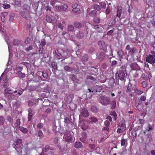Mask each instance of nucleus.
Wrapping results in <instances>:
<instances>
[{
    "label": "nucleus",
    "mask_w": 155,
    "mask_h": 155,
    "mask_svg": "<svg viewBox=\"0 0 155 155\" xmlns=\"http://www.w3.org/2000/svg\"><path fill=\"white\" fill-rule=\"evenodd\" d=\"M21 3L20 0H15V5L17 6H19Z\"/></svg>",
    "instance_id": "36"
},
{
    "label": "nucleus",
    "mask_w": 155,
    "mask_h": 155,
    "mask_svg": "<svg viewBox=\"0 0 155 155\" xmlns=\"http://www.w3.org/2000/svg\"><path fill=\"white\" fill-rule=\"evenodd\" d=\"M102 87L101 86L96 85L94 87V91L96 92H100L102 89Z\"/></svg>",
    "instance_id": "16"
},
{
    "label": "nucleus",
    "mask_w": 155,
    "mask_h": 155,
    "mask_svg": "<svg viewBox=\"0 0 155 155\" xmlns=\"http://www.w3.org/2000/svg\"><path fill=\"white\" fill-rule=\"evenodd\" d=\"M99 100L100 103L102 105H107L110 104V101L108 97L104 96H101L100 97Z\"/></svg>",
    "instance_id": "3"
},
{
    "label": "nucleus",
    "mask_w": 155,
    "mask_h": 155,
    "mask_svg": "<svg viewBox=\"0 0 155 155\" xmlns=\"http://www.w3.org/2000/svg\"><path fill=\"white\" fill-rule=\"evenodd\" d=\"M97 121V119L94 117H92L89 119V121L91 123H96Z\"/></svg>",
    "instance_id": "18"
},
{
    "label": "nucleus",
    "mask_w": 155,
    "mask_h": 155,
    "mask_svg": "<svg viewBox=\"0 0 155 155\" xmlns=\"http://www.w3.org/2000/svg\"><path fill=\"white\" fill-rule=\"evenodd\" d=\"M64 122L67 124L71 123V122L70 119L68 117H66L64 119Z\"/></svg>",
    "instance_id": "33"
},
{
    "label": "nucleus",
    "mask_w": 155,
    "mask_h": 155,
    "mask_svg": "<svg viewBox=\"0 0 155 155\" xmlns=\"http://www.w3.org/2000/svg\"><path fill=\"white\" fill-rule=\"evenodd\" d=\"M110 12V9L108 7L106 11V13L107 14H109Z\"/></svg>",
    "instance_id": "58"
},
{
    "label": "nucleus",
    "mask_w": 155,
    "mask_h": 155,
    "mask_svg": "<svg viewBox=\"0 0 155 155\" xmlns=\"http://www.w3.org/2000/svg\"><path fill=\"white\" fill-rule=\"evenodd\" d=\"M58 27L61 29V30H63V25L61 23H59L58 25Z\"/></svg>",
    "instance_id": "53"
},
{
    "label": "nucleus",
    "mask_w": 155,
    "mask_h": 155,
    "mask_svg": "<svg viewBox=\"0 0 155 155\" xmlns=\"http://www.w3.org/2000/svg\"><path fill=\"white\" fill-rule=\"evenodd\" d=\"M84 36V34L82 32H79L77 35V37L78 38H81Z\"/></svg>",
    "instance_id": "28"
},
{
    "label": "nucleus",
    "mask_w": 155,
    "mask_h": 155,
    "mask_svg": "<svg viewBox=\"0 0 155 155\" xmlns=\"http://www.w3.org/2000/svg\"><path fill=\"white\" fill-rule=\"evenodd\" d=\"M47 89L46 90H45L44 91L46 92L49 93L51 91V90L50 88L48 87H47Z\"/></svg>",
    "instance_id": "61"
},
{
    "label": "nucleus",
    "mask_w": 155,
    "mask_h": 155,
    "mask_svg": "<svg viewBox=\"0 0 155 155\" xmlns=\"http://www.w3.org/2000/svg\"><path fill=\"white\" fill-rule=\"evenodd\" d=\"M98 45L102 50L105 51L107 50V45L104 42L102 41L99 42Z\"/></svg>",
    "instance_id": "9"
},
{
    "label": "nucleus",
    "mask_w": 155,
    "mask_h": 155,
    "mask_svg": "<svg viewBox=\"0 0 155 155\" xmlns=\"http://www.w3.org/2000/svg\"><path fill=\"white\" fill-rule=\"evenodd\" d=\"M13 91L12 90L9 88H6L5 90V96L7 97L10 98L11 100H13V99L12 97L10 98V96H13V95H12V93Z\"/></svg>",
    "instance_id": "7"
},
{
    "label": "nucleus",
    "mask_w": 155,
    "mask_h": 155,
    "mask_svg": "<svg viewBox=\"0 0 155 155\" xmlns=\"http://www.w3.org/2000/svg\"><path fill=\"white\" fill-rule=\"evenodd\" d=\"M111 106L113 108H115L116 106V102L115 101H113L111 102Z\"/></svg>",
    "instance_id": "45"
},
{
    "label": "nucleus",
    "mask_w": 155,
    "mask_h": 155,
    "mask_svg": "<svg viewBox=\"0 0 155 155\" xmlns=\"http://www.w3.org/2000/svg\"><path fill=\"white\" fill-rule=\"evenodd\" d=\"M119 78L121 80H124L126 74V68L124 66H122L120 68L118 71Z\"/></svg>",
    "instance_id": "2"
},
{
    "label": "nucleus",
    "mask_w": 155,
    "mask_h": 155,
    "mask_svg": "<svg viewBox=\"0 0 155 155\" xmlns=\"http://www.w3.org/2000/svg\"><path fill=\"white\" fill-rule=\"evenodd\" d=\"M142 71L141 70H138L136 71V73L134 75V77L135 78L139 77L142 74Z\"/></svg>",
    "instance_id": "22"
},
{
    "label": "nucleus",
    "mask_w": 155,
    "mask_h": 155,
    "mask_svg": "<svg viewBox=\"0 0 155 155\" xmlns=\"http://www.w3.org/2000/svg\"><path fill=\"white\" fill-rule=\"evenodd\" d=\"M8 13L6 12H4L2 13L1 17L2 21L3 22L5 21V18L7 16Z\"/></svg>",
    "instance_id": "15"
},
{
    "label": "nucleus",
    "mask_w": 155,
    "mask_h": 155,
    "mask_svg": "<svg viewBox=\"0 0 155 155\" xmlns=\"http://www.w3.org/2000/svg\"><path fill=\"white\" fill-rule=\"evenodd\" d=\"M94 22L96 23H98L100 22V20L99 18H94Z\"/></svg>",
    "instance_id": "47"
},
{
    "label": "nucleus",
    "mask_w": 155,
    "mask_h": 155,
    "mask_svg": "<svg viewBox=\"0 0 155 155\" xmlns=\"http://www.w3.org/2000/svg\"><path fill=\"white\" fill-rule=\"evenodd\" d=\"M50 149V147L48 145H46L44 149L43 150V151L45 152H47L48 150Z\"/></svg>",
    "instance_id": "44"
},
{
    "label": "nucleus",
    "mask_w": 155,
    "mask_h": 155,
    "mask_svg": "<svg viewBox=\"0 0 155 155\" xmlns=\"http://www.w3.org/2000/svg\"><path fill=\"white\" fill-rule=\"evenodd\" d=\"M74 147L76 148H81L82 146V143L80 142H77L74 144Z\"/></svg>",
    "instance_id": "17"
},
{
    "label": "nucleus",
    "mask_w": 155,
    "mask_h": 155,
    "mask_svg": "<svg viewBox=\"0 0 155 155\" xmlns=\"http://www.w3.org/2000/svg\"><path fill=\"white\" fill-rule=\"evenodd\" d=\"M39 43L40 45L41 44L42 45L44 46L45 45L46 42L45 41V39H43L41 41V43H40V41H39Z\"/></svg>",
    "instance_id": "43"
},
{
    "label": "nucleus",
    "mask_w": 155,
    "mask_h": 155,
    "mask_svg": "<svg viewBox=\"0 0 155 155\" xmlns=\"http://www.w3.org/2000/svg\"><path fill=\"white\" fill-rule=\"evenodd\" d=\"M88 58V56L87 54L84 55L82 57V59L84 61H87Z\"/></svg>",
    "instance_id": "42"
},
{
    "label": "nucleus",
    "mask_w": 155,
    "mask_h": 155,
    "mask_svg": "<svg viewBox=\"0 0 155 155\" xmlns=\"http://www.w3.org/2000/svg\"><path fill=\"white\" fill-rule=\"evenodd\" d=\"M31 39L30 38H28L25 40V43L26 44H28L30 41Z\"/></svg>",
    "instance_id": "52"
},
{
    "label": "nucleus",
    "mask_w": 155,
    "mask_h": 155,
    "mask_svg": "<svg viewBox=\"0 0 155 155\" xmlns=\"http://www.w3.org/2000/svg\"><path fill=\"white\" fill-rule=\"evenodd\" d=\"M135 51V48H131L130 50L129 51V53L130 54H132L134 53Z\"/></svg>",
    "instance_id": "40"
},
{
    "label": "nucleus",
    "mask_w": 155,
    "mask_h": 155,
    "mask_svg": "<svg viewBox=\"0 0 155 155\" xmlns=\"http://www.w3.org/2000/svg\"><path fill=\"white\" fill-rule=\"evenodd\" d=\"M51 66L55 71L57 70V65L56 63L55 62H53L51 64Z\"/></svg>",
    "instance_id": "25"
},
{
    "label": "nucleus",
    "mask_w": 155,
    "mask_h": 155,
    "mask_svg": "<svg viewBox=\"0 0 155 155\" xmlns=\"http://www.w3.org/2000/svg\"><path fill=\"white\" fill-rule=\"evenodd\" d=\"M155 52L153 55L151 54L149 55L146 57V61L150 64H153L155 63Z\"/></svg>",
    "instance_id": "5"
},
{
    "label": "nucleus",
    "mask_w": 155,
    "mask_h": 155,
    "mask_svg": "<svg viewBox=\"0 0 155 155\" xmlns=\"http://www.w3.org/2000/svg\"><path fill=\"white\" fill-rule=\"evenodd\" d=\"M56 8L57 11L60 12L61 10V6H60L59 5H57L56 6Z\"/></svg>",
    "instance_id": "49"
},
{
    "label": "nucleus",
    "mask_w": 155,
    "mask_h": 155,
    "mask_svg": "<svg viewBox=\"0 0 155 155\" xmlns=\"http://www.w3.org/2000/svg\"><path fill=\"white\" fill-rule=\"evenodd\" d=\"M146 97L145 96H141L140 97V100L142 101H144L146 99Z\"/></svg>",
    "instance_id": "56"
},
{
    "label": "nucleus",
    "mask_w": 155,
    "mask_h": 155,
    "mask_svg": "<svg viewBox=\"0 0 155 155\" xmlns=\"http://www.w3.org/2000/svg\"><path fill=\"white\" fill-rule=\"evenodd\" d=\"M87 137V134L85 132H83L81 135V137L80 138L81 141L84 143H87L86 139Z\"/></svg>",
    "instance_id": "11"
},
{
    "label": "nucleus",
    "mask_w": 155,
    "mask_h": 155,
    "mask_svg": "<svg viewBox=\"0 0 155 155\" xmlns=\"http://www.w3.org/2000/svg\"><path fill=\"white\" fill-rule=\"evenodd\" d=\"M21 143L22 140L21 139H18L17 140L15 148L16 149V148H21Z\"/></svg>",
    "instance_id": "13"
},
{
    "label": "nucleus",
    "mask_w": 155,
    "mask_h": 155,
    "mask_svg": "<svg viewBox=\"0 0 155 155\" xmlns=\"http://www.w3.org/2000/svg\"><path fill=\"white\" fill-rule=\"evenodd\" d=\"M87 79H90L93 81H95L96 79L93 77L91 75H89L87 76Z\"/></svg>",
    "instance_id": "46"
},
{
    "label": "nucleus",
    "mask_w": 155,
    "mask_h": 155,
    "mask_svg": "<svg viewBox=\"0 0 155 155\" xmlns=\"http://www.w3.org/2000/svg\"><path fill=\"white\" fill-rule=\"evenodd\" d=\"M97 12L95 10L91 11L89 13V15L92 17H94L97 16Z\"/></svg>",
    "instance_id": "20"
},
{
    "label": "nucleus",
    "mask_w": 155,
    "mask_h": 155,
    "mask_svg": "<svg viewBox=\"0 0 155 155\" xmlns=\"http://www.w3.org/2000/svg\"><path fill=\"white\" fill-rule=\"evenodd\" d=\"M74 25L75 27L77 28H80L81 27L82 25L78 22H76L74 23Z\"/></svg>",
    "instance_id": "24"
},
{
    "label": "nucleus",
    "mask_w": 155,
    "mask_h": 155,
    "mask_svg": "<svg viewBox=\"0 0 155 155\" xmlns=\"http://www.w3.org/2000/svg\"><path fill=\"white\" fill-rule=\"evenodd\" d=\"M77 78L76 76L75 75H73L71 78V79L73 81H74Z\"/></svg>",
    "instance_id": "62"
},
{
    "label": "nucleus",
    "mask_w": 155,
    "mask_h": 155,
    "mask_svg": "<svg viewBox=\"0 0 155 155\" xmlns=\"http://www.w3.org/2000/svg\"><path fill=\"white\" fill-rule=\"evenodd\" d=\"M126 140L124 139H123L121 140V145L122 146H124L125 145Z\"/></svg>",
    "instance_id": "48"
},
{
    "label": "nucleus",
    "mask_w": 155,
    "mask_h": 155,
    "mask_svg": "<svg viewBox=\"0 0 155 155\" xmlns=\"http://www.w3.org/2000/svg\"><path fill=\"white\" fill-rule=\"evenodd\" d=\"M134 91L136 93L139 95H140L143 93V92L137 89L135 90Z\"/></svg>",
    "instance_id": "38"
},
{
    "label": "nucleus",
    "mask_w": 155,
    "mask_h": 155,
    "mask_svg": "<svg viewBox=\"0 0 155 155\" xmlns=\"http://www.w3.org/2000/svg\"><path fill=\"white\" fill-rule=\"evenodd\" d=\"M72 7L73 8L72 11L74 12L78 13L80 12V9L81 8V7L80 5L75 4H73L72 5Z\"/></svg>",
    "instance_id": "8"
},
{
    "label": "nucleus",
    "mask_w": 155,
    "mask_h": 155,
    "mask_svg": "<svg viewBox=\"0 0 155 155\" xmlns=\"http://www.w3.org/2000/svg\"><path fill=\"white\" fill-rule=\"evenodd\" d=\"M68 8V6L66 5H64L61 6V9L63 11H65L67 10Z\"/></svg>",
    "instance_id": "37"
},
{
    "label": "nucleus",
    "mask_w": 155,
    "mask_h": 155,
    "mask_svg": "<svg viewBox=\"0 0 155 155\" xmlns=\"http://www.w3.org/2000/svg\"><path fill=\"white\" fill-rule=\"evenodd\" d=\"M32 117V114H28V120L30 121Z\"/></svg>",
    "instance_id": "51"
},
{
    "label": "nucleus",
    "mask_w": 155,
    "mask_h": 155,
    "mask_svg": "<svg viewBox=\"0 0 155 155\" xmlns=\"http://www.w3.org/2000/svg\"><path fill=\"white\" fill-rule=\"evenodd\" d=\"M153 130V127L150 125H148L147 128L146 129L145 131L144 132V133L145 134L147 132L151 131Z\"/></svg>",
    "instance_id": "19"
},
{
    "label": "nucleus",
    "mask_w": 155,
    "mask_h": 155,
    "mask_svg": "<svg viewBox=\"0 0 155 155\" xmlns=\"http://www.w3.org/2000/svg\"><path fill=\"white\" fill-rule=\"evenodd\" d=\"M117 117V115L116 114L115 112L113 114V117H112V118L114 121L115 120H116Z\"/></svg>",
    "instance_id": "54"
},
{
    "label": "nucleus",
    "mask_w": 155,
    "mask_h": 155,
    "mask_svg": "<svg viewBox=\"0 0 155 155\" xmlns=\"http://www.w3.org/2000/svg\"><path fill=\"white\" fill-rule=\"evenodd\" d=\"M56 2V0H52L51 1V5L52 6H53L54 4Z\"/></svg>",
    "instance_id": "64"
},
{
    "label": "nucleus",
    "mask_w": 155,
    "mask_h": 155,
    "mask_svg": "<svg viewBox=\"0 0 155 155\" xmlns=\"http://www.w3.org/2000/svg\"><path fill=\"white\" fill-rule=\"evenodd\" d=\"M43 126V124L41 123H39L37 126L38 127L39 129L41 128Z\"/></svg>",
    "instance_id": "57"
},
{
    "label": "nucleus",
    "mask_w": 155,
    "mask_h": 155,
    "mask_svg": "<svg viewBox=\"0 0 155 155\" xmlns=\"http://www.w3.org/2000/svg\"><path fill=\"white\" fill-rule=\"evenodd\" d=\"M105 126L107 127L109 125L110 122V121L108 120H106L104 122Z\"/></svg>",
    "instance_id": "50"
},
{
    "label": "nucleus",
    "mask_w": 155,
    "mask_h": 155,
    "mask_svg": "<svg viewBox=\"0 0 155 155\" xmlns=\"http://www.w3.org/2000/svg\"><path fill=\"white\" fill-rule=\"evenodd\" d=\"M135 106L137 109L140 110L143 109V105L139 102L135 101Z\"/></svg>",
    "instance_id": "10"
},
{
    "label": "nucleus",
    "mask_w": 155,
    "mask_h": 155,
    "mask_svg": "<svg viewBox=\"0 0 155 155\" xmlns=\"http://www.w3.org/2000/svg\"><path fill=\"white\" fill-rule=\"evenodd\" d=\"M81 114L84 117H87L89 116V113L86 109L84 108L82 110Z\"/></svg>",
    "instance_id": "12"
},
{
    "label": "nucleus",
    "mask_w": 155,
    "mask_h": 155,
    "mask_svg": "<svg viewBox=\"0 0 155 155\" xmlns=\"http://www.w3.org/2000/svg\"><path fill=\"white\" fill-rule=\"evenodd\" d=\"M117 16L119 18H120L122 12V8L121 7L118 6L117 7Z\"/></svg>",
    "instance_id": "14"
},
{
    "label": "nucleus",
    "mask_w": 155,
    "mask_h": 155,
    "mask_svg": "<svg viewBox=\"0 0 155 155\" xmlns=\"http://www.w3.org/2000/svg\"><path fill=\"white\" fill-rule=\"evenodd\" d=\"M17 74L20 78H23L25 77V74L20 71L18 72Z\"/></svg>",
    "instance_id": "30"
},
{
    "label": "nucleus",
    "mask_w": 155,
    "mask_h": 155,
    "mask_svg": "<svg viewBox=\"0 0 155 155\" xmlns=\"http://www.w3.org/2000/svg\"><path fill=\"white\" fill-rule=\"evenodd\" d=\"M32 47L31 46H30L27 48H25V49L26 51H28L31 50H32Z\"/></svg>",
    "instance_id": "59"
},
{
    "label": "nucleus",
    "mask_w": 155,
    "mask_h": 155,
    "mask_svg": "<svg viewBox=\"0 0 155 155\" xmlns=\"http://www.w3.org/2000/svg\"><path fill=\"white\" fill-rule=\"evenodd\" d=\"M68 30L70 31H73L74 30V28L72 25H69L68 26Z\"/></svg>",
    "instance_id": "31"
},
{
    "label": "nucleus",
    "mask_w": 155,
    "mask_h": 155,
    "mask_svg": "<svg viewBox=\"0 0 155 155\" xmlns=\"http://www.w3.org/2000/svg\"><path fill=\"white\" fill-rule=\"evenodd\" d=\"M29 7L27 5L23 6V11L20 13V14L24 18L28 19L29 18Z\"/></svg>",
    "instance_id": "1"
},
{
    "label": "nucleus",
    "mask_w": 155,
    "mask_h": 155,
    "mask_svg": "<svg viewBox=\"0 0 155 155\" xmlns=\"http://www.w3.org/2000/svg\"><path fill=\"white\" fill-rule=\"evenodd\" d=\"M5 122V118L3 116H0V124H3Z\"/></svg>",
    "instance_id": "34"
},
{
    "label": "nucleus",
    "mask_w": 155,
    "mask_h": 155,
    "mask_svg": "<svg viewBox=\"0 0 155 155\" xmlns=\"http://www.w3.org/2000/svg\"><path fill=\"white\" fill-rule=\"evenodd\" d=\"M69 107L70 109L71 110H73L76 107V105L72 103L70 104Z\"/></svg>",
    "instance_id": "29"
},
{
    "label": "nucleus",
    "mask_w": 155,
    "mask_h": 155,
    "mask_svg": "<svg viewBox=\"0 0 155 155\" xmlns=\"http://www.w3.org/2000/svg\"><path fill=\"white\" fill-rule=\"evenodd\" d=\"M117 54L119 58H122L124 55V51L122 50L119 51L117 52Z\"/></svg>",
    "instance_id": "26"
},
{
    "label": "nucleus",
    "mask_w": 155,
    "mask_h": 155,
    "mask_svg": "<svg viewBox=\"0 0 155 155\" xmlns=\"http://www.w3.org/2000/svg\"><path fill=\"white\" fill-rule=\"evenodd\" d=\"M64 69L66 71H70L73 70V69L72 68L68 66H66L64 67Z\"/></svg>",
    "instance_id": "32"
},
{
    "label": "nucleus",
    "mask_w": 155,
    "mask_h": 155,
    "mask_svg": "<svg viewBox=\"0 0 155 155\" xmlns=\"http://www.w3.org/2000/svg\"><path fill=\"white\" fill-rule=\"evenodd\" d=\"M63 139L68 142L72 141L73 140L72 137L69 132H67L64 134Z\"/></svg>",
    "instance_id": "6"
},
{
    "label": "nucleus",
    "mask_w": 155,
    "mask_h": 155,
    "mask_svg": "<svg viewBox=\"0 0 155 155\" xmlns=\"http://www.w3.org/2000/svg\"><path fill=\"white\" fill-rule=\"evenodd\" d=\"M113 32V31L112 30H110L107 33V35H111Z\"/></svg>",
    "instance_id": "63"
},
{
    "label": "nucleus",
    "mask_w": 155,
    "mask_h": 155,
    "mask_svg": "<svg viewBox=\"0 0 155 155\" xmlns=\"http://www.w3.org/2000/svg\"><path fill=\"white\" fill-rule=\"evenodd\" d=\"M14 19V18L13 16L10 15L9 19V21L10 22H12L13 21Z\"/></svg>",
    "instance_id": "60"
},
{
    "label": "nucleus",
    "mask_w": 155,
    "mask_h": 155,
    "mask_svg": "<svg viewBox=\"0 0 155 155\" xmlns=\"http://www.w3.org/2000/svg\"><path fill=\"white\" fill-rule=\"evenodd\" d=\"M141 84L143 88H145L147 86V84L146 82L144 81L142 82Z\"/></svg>",
    "instance_id": "55"
},
{
    "label": "nucleus",
    "mask_w": 155,
    "mask_h": 155,
    "mask_svg": "<svg viewBox=\"0 0 155 155\" xmlns=\"http://www.w3.org/2000/svg\"><path fill=\"white\" fill-rule=\"evenodd\" d=\"M10 7V5L8 4H5L3 5V8L5 9H8Z\"/></svg>",
    "instance_id": "41"
},
{
    "label": "nucleus",
    "mask_w": 155,
    "mask_h": 155,
    "mask_svg": "<svg viewBox=\"0 0 155 155\" xmlns=\"http://www.w3.org/2000/svg\"><path fill=\"white\" fill-rule=\"evenodd\" d=\"M94 9L97 10H100L101 9V8L100 6L98 5H95L94 6Z\"/></svg>",
    "instance_id": "35"
},
{
    "label": "nucleus",
    "mask_w": 155,
    "mask_h": 155,
    "mask_svg": "<svg viewBox=\"0 0 155 155\" xmlns=\"http://www.w3.org/2000/svg\"><path fill=\"white\" fill-rule=\"evenodd\" d=\"M20 130L24 134H26L28 132L27 129L26 128H25L23 127H20L19 128Z\"/></svg>",
    "instance_id": "21"
},
{
    "label": "nucleus",
    "mask_w": 155,
    "mask_h": 155,
    "mask_svg": "<svg viewBox=\"0 0 155 155\" xmlns=\"http://www.w3.org/2000/svg\"><path fill=\"white\" fill-rule=\"evenodd\" d=\"M20 120L19 119H17L15 123V125L17 128H19L20 127Z\"/></svg>",
    "instance_id": "27"
},
{
    "label": "nucleus",
    "mask_w": 155,
    "mask_h": 155,
    "mask_svg": "<svg viewBox=\"0 0 155 155\" xmlns=\"http://www.w3.org/2000/svg\"><path fill=\"white\" fill-rule=\"evenodd\" d=\"M55 53L59 57H66L68 55L67 52L64 51L63 49L59 48L55 51Z\"/></svg>",
    "instance_id": "4"
},
{
    "label": "nucleus",
    "mask_w": 155,
    "mask_h": 155,
    "mask_svg": "<svg viewBox=\"0 0 155 155\" xmlns=\"http://www.w3.org/2000/svg\"><path fill=\"white\" fill-rule=\"evenodd\" d=\"M99 4L100 5V7H101V8H102L103 9H105L106 8V4L105 2H99Z\"/></svg>",
    "instance_id": "23"
},
{
    "label": "nucleus",
    "mask_w": 155,
    "mask_h": 155,
    "mask_svg": "<svg viewBox=\"0 0 155 155\" xmlns=\"http://www.w3.org/2000/svg\"><path fill=\"white\" fill-rule=\"evenodd\" d=\"M38 136L41 138H42L44 137V135L42 131L41 130H39L38 132Z\"/></svg>",
    "instance_id": "39"
}]
</instances>
